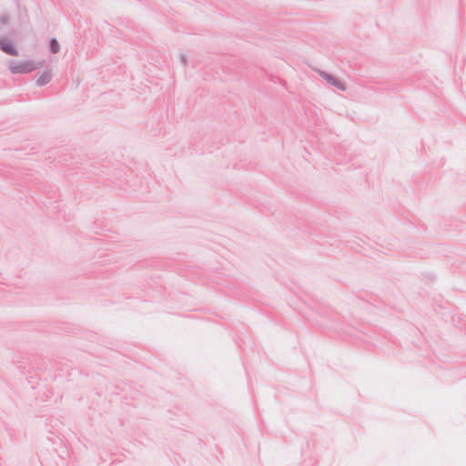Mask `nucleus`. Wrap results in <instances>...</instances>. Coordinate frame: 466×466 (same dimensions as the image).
<instances>
[{
    "label": "nucleus",
    "mask_w": 466,
    "mask_h": 466,
    "mask_svg": "<svg viewBox=\"0 0 466 466\" xmlns=\"http://www.w3.org/2000/svg\"><path fill=\"white\" fill-rule=\"evenodd\" d=\"M0 48L3 52L10 56H17L18 52L14 44L5 38L0 39Z\"/></svg>",
    "instance_id": "nucleus-2"
},
{
    "label": "nucleus",
    "mask_w": 466,
    "mask_h": 466,
    "mask_svg": "<svg viewBox=\"0 0 466 466\" xmlns=\"http://www.w3.org/2000/svg\"><path fill=\"white\" fill-rule=\"evenodd\" d=\"M49 78H50V76H49V75H45V76H43L40 78L39 82H40L41 84L46 83V82L49 80Z\"/></svg>",
    "instance_id": "nucleus-5"
},
{
    "label": "nucleus",
    "mask_w": 466,
    "mask_h": 466,
    "mask_svg": "<svg viewBox=\"0 0 466 466\" xmlns=\"http://www.w3.org/2000/svg\"><path fill=\"white\" fill-rule=\"evenodd\" d=\"M326 78L327 80L331 83L332 85L338 86L339 88H341L343 89L344 87L342 86V85H340V83H339L337 80H335L334 78H332L331 76H326Z\"/></svg>",
    "instance_id": "nucleus-4"
},
{
    "label": "nucleus",
    "mask_w": 466,
    "mask_h": 466,
    "mask_svg": "<svg viewBox=\"0 0 466 466\" xmlns=\"http://www.w3.org/2000/svg\"><path fill=\"white\" fill-rule=\"evenodd\" d=\"M38 67V65L33 62H24L20 64L11 65L10 70L15 74L28 73Z\"/></svg>",
    "instance_id": "nucleus-1"
},
{
    "label": "nucleus",
    "mask_w": 466,
    "mask_h": 466,
    "mask_svg": "<svg viewBox=\"0 0 466 466\" xmlns=\"http://www.w3.org/2000/svg\"><path fill=\"white\" fill-rule=\"evenodd\" d=\"M51 50L53 53H56L59 50V44L56 39H53L50 43Z\"/></svg>",
    "instance_id": "nucleus-3"
},
{
    "label": "nucleus",
    "mask_w": 466,
    "mask_h": 466,
    "mask_svg": "<svg viewBox=\"0 0 466 466\" xmlns=\"http://www.w3.org/2000/svg\"><path fill=\"white\" fill-rule=\"evenodd\" d=\"M0 21L2 24H5L7 22V17L4 15L0 18Z\"/></svg>",
    "instance_id": "nucleus-6"
}]
</instances>
